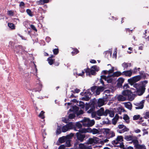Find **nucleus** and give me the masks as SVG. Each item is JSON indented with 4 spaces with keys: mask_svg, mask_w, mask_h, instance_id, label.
<instances>
[{
    "mask_svg": "<svg viewBox=\"0 0 149 149\" xmlns=\"http://www.w3.org/2000/svg\"><path fill=\"white\" fill-rule=\"evenodd\" d=\"M108 114L109 116L113 117L114 115V111L109 109H106L104 111V108L101 107L97 111L92 112L91 116L92 118H95L96 120H99L101 119V116H107Z\"/></svg>",
    "mask_w": 149,
    "mask_h": 149,
    "instance_id": "1",
    "label": "nucleus"
},
{
    "mask_svg": "<svg viewBox=\"0 0 149 149\" xmlns=\"http://www.w3.org/2000/svg\"><path fill=\"white\" fill-rule=\"evenodd\" d=\"M148 83L146 80L140 82V84H136L134 85V87L136 88V94L139 95H142L143 93L145 85Z\"/></svg>",
    "mask_w": 149,
    "mask_h": 149,
    "instance_id": "2",
    "label": "nucleus"
},
{
    "mask_svg": "<svg viewBox=\"0 0 149 149\" xmlns=\"http://www.w3.org/2000/svg\"><path fill=\"white\" fill-rule=\"evenodd\" d=\"M99 70V67L96 65H93L92 66L91 69H87L85 72L86 74L89 76L90 75H95L96 74V72H98Z\"/></svg>",
    "mask_w": 149,
    "mask_h": 149,
    "instance_id": "3",
    "label": "nucleus"
},
{
    "mask_svg": "<svg viewBox=\"0 0 149 149\" xmlns=\"http://www.w3.org/2000/svg\"><path fill=\"white\" fill-rule=\"evenodd\" d=\"M81 122L82 123L84 126L87 127L92 126L95 123L94 120H90L88 118H84Z\"/></svg>",
    "mask_w": 149,
    "mask_h": 149,
    "instance_id": "4",
    "label": "nucleus"
},
{
    "mask_svg": "<svg viewBox=\"0 0 149 149\" xmlns=\"http://www.w3.org/2000/svg\"><path fill=\"white\" fill-rule=\"evenodd\" d=\"M79 131L80 133L91 132L93 134H97L99 132V130L93 128L92 130L90 128L80 129L79 130Z\"/></svg>",
    "mask_w": 149,
    "mask_h": 149,
    "instance_id": "5",
    "label": "nucleus"
},
{
    "mask_svg": "<svg viewBox=\"0 0 149 149\" xmlns=\"http://www.w3.org/2000/svg\"><path fill=\"white\" fill-rule=\"evenodd\" d=\"M113 77L112 74L110 75V74L107 77L105 75H102L101 76V79L100 81L101 83L103 85H104V83L103 81H102V79H104L105 81H106L108 83H110L112 81Z\"/></svg>",
    "mask_w": 149,
    "mask_h": 149,
    "instance_id": "6",
    "label": "nucleus"
},
{
    "mask_svg": "<svg viewBox=\"0 0 149 149\" xmlns=\"http://www.w3.org/2000/svg\"><path fill=\"white\" fill-rule=\"evenodd\" d=\"M144 77V75H138L133 77L128 80L129 83L131 85H133L135 82L139 81L142 77Z\"/></svg>",
    "mask_w": 149,
    "mask_h": 149,
    "instance_id": "7",
    "label": "nucleus"
},
{
    "mask_svg": "<svg viewBox=\"0 0 149 149\" xmlns=\"http://www.w3.org/2000/svg\"><path fill=\"white\" fill-rule=\"evenodd\" d=\"M104 133L106 135V136L107 139H109L115 136V133L113 131L109 129H105Z\"/></svg>",
    "mask_w": 149,
    "mask_h": 149,
    "instance_id": "8",
    "label": "nucleus"
},
{
    "mask_svg": "<svg viewBox=\"0 0 149 149\" xmlns=\"http://www.w3.org/2000/svg\"><path fill=\"white\" fill-rule=\"evenodd\" d=\"M99 141V139L98 138L94 136L93 138H89L86 143L94 145L97 144Z\"/></svg>",
    "mask_w": 149,
    "mask_h": 149,
    "instance_id": "9",
    "label": "nucleus"
},
{
    "mask_svg": "<svg viewBox=\"0 0 149 149\" xmlns=\"http://www.w3.org/2000/svg\"><path fill=\"white\" fill-rule=\"evenodd\" d=\"M73 124L71 123H69L68 124L63 126L62 128V131L65 132L72 129L73 127Z\"/></svg>",
    "mask_w": 149,
    "mask_h": 149,
    "instance_id": "10",
    "label": "nucleus"
},
{
    "mask_svg": "<svg viewBox=\"0 0 149 149\" xmlns=\"http://www.w3.org/2000/svg\"><path fill=\"white\" fill-rule=\"evenodd\" d=\"M113 144L115 146L123 148L124 147V145L123 143H120L116 139L112 141Z\"/></svg>",
    "mask_w": 149,
    "mask_h": 149,
    "instance_id": "11",
    "label": "nucleus"
},
{
    "mask_svg": "<svg viewBox=\"0 0 149 149\" xmlns=\"http://www.w3.org/2000/svg\"><path fill=\"white\" fill-rule=\"evenodd\" d=\"M116 98L119 101H124L127 100V98L123 95H118L116 96Z\"/></svg>",
    "mask_w": 149,
    "mask_h": 149,
    "instance_id": "12",
    "label": "nucleus"
},
{
    "mask_svg": "<svg viewBox=\"0 0 149 149\" xmlns=\"http://www.w3.org/2000/svg\"><path fill=\"white\" fill-rule=\"evenodd\" d=\"M132 73L133 71L131 70L124 71L123 72V75H125L126 77H130L132 75Z\"/></svg>",
    "mask_w": 149,
    "mask_h": 149,
    "instance_id": "13",
    "label": "nucleus"
},
{
    "mask_svg": "<svg viewBox=\"0 0 149 149\" xmlns=\"http://www.w3.org/2000/svg\"><path fill=\"white\" fill-rule=\"evenodd\" d=\"M144 101L143 100L139 103H136L135 104V105L136 106L135 108L136 109H142L143 107V103Z\"/></svg>",
    "mask_w": 149,
    "mask_h": 149,
    "instance_id": "14",
    "label": "nucleus"
},
{
    "mask_svg": "<svg viewBox=\"0 0 149 149\" xmlns=\"http://www.w3.org/2000/svg\"><path fill=\"white\" fill-rule=\"evenodd\" d=\"M76 135L78 139L81 142L83 141L84 139L85 138V135L84 134H81L79 132L77 133Z\"/></svg>",
    "mask_w": 149,
    "mask_h": 149,
    "instance_id": "15",
    "label": "nucleus"
},
{
    "mask_svg": "<svg viewBox=\"0 0 149 149\" xmlns=\"http://www.w3.org/2000/svg\"><path fill=\"white\" fill-rule=\"evenodd\" d=\"M97 106L99 107H101L105 104V101L104 99L100 98L97 101Z\"/></svg>",
    "mask_w": 149,
    "mask_h": 149,
    "instance_id": "16",
    "label": "nucleus"
},
{
    "mask_svg": "<svg viewBox=\"0 0 149 149\" xmlns=\"http://www.w3.org/2000/svg\"><path fill=\"white\" fill-rule=\"evenodd\" d=\"M133 90V89H132L130 91L129 90H125L122 92V94L125 96H127L130 94L131 92Z\"/></svg>",
    "mask_w": 149,
    "mask_h": 149,
    "instance_id": "17",
    "label": "nucleus"
},
{
    "mask_svg": "<svg viewBox=\"0 0 149 149\" xmlns=\"http://www.w3.org/2000/svg\"><path fill=\"white\" fill-rule=\"evenodd\" d=\"M123 104L124 105L125 107L127 109L131 110L132 109V104L130 102H126L123 103Z\"/></svg>",
    "mask_w": 149,
    "mask_h": 149,
    "instance_id": "18",
    "label": "nucleus"
},
{
    "mask_svg": "<svg viewBox=\"0 0 149 149\" xmlns=\"http://www.w3.org/2000/svg\"><path fill=\"white\" fill-rule=\"evenodd\" d=\"M132 142L133 143L134 147L137 148L139 145V141L137 140V138L135 137Z\"/></svg>",
    "mask_w": 149,
    "mask_h": 149,
    "instance_id": "19",
    "label": "nucleus"
},
{
    "mask_svg": "<svg viewBox=\"0 0 149 149\" xmlns=\"http://www.w3.org/2000/svg\"><path fill=\"white\" fill-rule=\"evenodd\" d=\"M72 109H70L69 110L70 112L71 111L72 113L77 114L78 111L79 110V108L76 106H73L72 107Z\"/></svg>",
    "mask_w": 149,
    "mask_h": 149,
    "instance_id": "20",
    "label": "nucleus"
},
{
    "mask_svg": "<svg viewBox=\"0 0 149 149\" xmlns=\"http://www.w3.org/2000/svg\"><path fill=\"white\" fill-rule=\"evenodd\" d=\"M104 89V88L103 87H98L97 88H96L95 91L96 94L97 95H98L100 94V92L101 91H103Z\"/></svg>",
    "mask_w": 149,
    "mask_h": 149,
    "instance_id": "21",
    "label": "nucleus"
},
{
    "mask_svg": "<svg viewBox=\"0 0 149 149\" xmlns=\"http://www.w3.org/2000/svg\"><path fill=\"white\" fill-rule=\"evenodd\" d=\"M114 71V68L113 67H112L111 69L109 70H104L102 72V73L104 74H107V73L109 74L110 73H112Z\"/></svg>",
    "mask_w": 149,
    "mask_h": 149,
    "instance_id": "22",
    "label": "nucleus"
},
{
    "mask_svg": "<svg viewBox=\"0 0 149 149\" xmlns=\"http://www.w3.org/2000/svg\"><path fill=\"white\" fill-rule=\"evenodd\" d=\"M135 92V91H134L133 90L130 93V94L127 96H128V100L130 101H132L134 99L135 97L134 95L132 93H134Z\"/></svg>",
    "mask_w": 149,
    "mask_h": 149,
    "instance_id": "23",
    "label": "nucleus"
},
{
    "mask_svg": "<svg viewBox=\"0 0 149 149\" xmlns=\"http://www.w3.org/2000/svg\"><path fill=\"white\" fill-rule=\"evenodd\" d=\"M135 137L131 135H127L125 137V139L127 141H132L134 139Z\"/></svg>",
    "mask_w": 149,
    "mask_h": 149,
    "instance_id": "24",
    "label": "nucleus"
},
{
    "mask_svg": "<svg viewBox=\"0 0 149 149\" xmlns=\"http://www.w3.org/2000/svg\"><path fill=\"white\" fill-rule=\"evenodd\" d=\"M84 73L85 72L82 71L81 73H79L78 71H76V70H74V75L77 77L79 76L83 77Z\"/></svg>",
    "mask_w": 149,
    "mask_h": 149,
    "instance_id": "25",
    "label": "nucleus"
},
{
    "mask_svg": "<svg viewBox=\"0 0 149 149\" xmlns=\"http://www.w3.org/2000/svg\"><path fill=\"white\" fill-rule=\"evenodd\" d=\"M122 66L124 68V69H127L128 67L131 66V63H124L122 64Z\"/></svg>",
    "mask_w": 149,
    "mask_h": 149,
    "instance_id": "26",
    "label": "nucleus"
},
{
    "mask_svg": "<svg viewBox=\"0 0 149 149\" xmlns=\"http://www.w3.org/2000/svg\"><path fill=\"white\" fill-rule=\"evenodd\" d=\"M112 75L113 77H118L121 75H123V72H121L120 71H117L114 72Z\"/></svg>",
    "mask_w": 149,
    "mask_h": 149,
    "instance_id": "27",
    "label": "nucleus"
},
{
    "mask_svg": "<svg viewBox=\"0 0 149 149\" xmlns=\"http://www.w3.org/2000/svg\"><path fill=\"white\" fill-rule=\"evenodd\" d=\"M67 139V137L65 136H63L59 139L58 141L60 143H62L66 141Z\"/></svg>",
    "mask_w": 149,
    "mask_h": 149,
    "instance_id": "28",
    "label": "nucleus"
},
{
    "mask_svg": "<svg viewBox=\"0 0 149 149\" xmlns=\"http://www.w3.org/2000/svg\"><path fill=\"white\" fill-rule=\"evenodd\" d=\"M118 116L117 115H116L115 117L113 118L112 120V123L114 125H115L118 119Z\"/></svg>",
    "mask_w": 149,
    "mask_h": 149,
    "instance_id": "29",
    "label": "nucleus"
},
{
    "mask_svg": "<svg viewBox=\"0 0 149 149\" xmlns=\"http://www.w3.org/2000/svg\"><path fill=\"white\" fill-rule=\"evenodd\" d=\"M123 119L127 123H128L130 122L129 117L127 115H124L123 118Z\"/></svg>",
    "mask_w": 149,
    "mask_h": 149,
    "instance_id": "30",
    "label": "nucleus"
},
{
    "mask_svg": "<svg viewBox=\"0 0 149 149\" xmlns=\"http://www.w3.org/2000/svg\"><path fill=\"white\" fill-rule=\"evenodd\" d=\"M118 83L119 84L121 85L124 81V79L122 77L118 78Z\"/></svg>",
    "mask_w": 149,
    "mask_h": 149,
    "instance_id": "31",
    "label": "nucleus"
},
{
    "mask_svg": "<svg viewBox=\"0 0 149 149\" xmlns=\"http://www.w3.org/2000/svg\"><path fill=\"white\" fill-rule=\"evenodd\" d=\"M77 105L82 108H84V103L81 101L77 102Z\"/></svg>",
    "mask_w": 149,
    "mask_h": 149,
    "instance_id": "32",
    "label": "nucleus"
},
{
    "mask_svg": "<svg viewBox=\"0 0 149 149\" xmlns=\"http://www.w3.org/2000/svg\"><path fill=\"white\" fill-rule=\"evenodd\" d=\"M86 146L84 144L80 143L79 145V149H85Z\"/></svg>",
    "mask_w": 149,
    "mask_h": 149,
    "instance_id": "33",
    "label": "nucleus"
},
{
    "mask_svg": "<svg viewBox=\"0 0 149 149\" xmlns=\"http://www.w3.org/2000/svg\"><path fill=\"white\" fill-rule=\"evenodd\" d=\"M49 0H40L39 1V4H43L45 3H47L49 2Z\"/></svg>",
    "mask_w": 149,
    "mask_h": 149,
    "instance_id": "34",
    "label": "nucleus"
},
{
    "mask_svg": "<svg viewBox=\"0 0 149 149\" xmlns=\"http://www.w3.org/2000/svg\"><path fill=\"white\" fill-rule=\"evenodd\" d=\"M47 61L48 62V63L50 65H52L53 64V63L54 61V59L53 60V59H52L51 57H49L47 59Z\"/></svg>",
    "mask_w": 149,
    "mask_h": 149,
    "instance_id": "35",
    "label": "nucleus"
},
{
    "mask_svg": "<svg viewBox=\"0 0 149 149\" xmlns=\"http://www.w3.org/2000/svg\"><path fill=\"white\" fill-rule=\"evenodd\" d=\"M8 26L11 29H15V26L12 23H8Z\"/></svg>",
    "mask_w": 149,
    "mask_h": 149,
    "instance_id": "36",
    "label": "nucleus"
},
{
    "mask_svg": "<svg viewBox=\"0 0 149 149\" xmlns=\"http://www.w3.org/2000/svg\"><path fill=\"white\" fill-rule=\"evenodd\" d=\"M27 14L30 17H32L33 15V13L29 9H27L26 10Z\"/></svg>",
    "mask_w": 149,
    "mask_h": 149,
    "instance_id": "37",
    "label": "nucleus"
},
{
    "mask_svg": "<svg viewBox=\"0 0 149 149\" xmlns=\"http://www.w3.org/2000/svg\"><path fill=\"white\" fill-rule=\"evenodd\" d=\"M136 149H146V147L143 144L142 145H139L138 147Z\"/></svg>",
    "mask_w": 149,
    "mask_h": 149,
    "instance_id": "38",
    "label": "nucleus"
},
{
    "mask_svg": "<svg viewBox=\"0 0 149 149\" xmlns=\"http://www.w3.org/2000/svg\"><path fill=\"white\" fill-rule=\"evenodd\" d=\"M120 142H122L123 141V138L122 136H118L116 139Z\"/></svg>",
    "mask_w": 149,
    "mask_h": 149,
    "instance_id": "39",
    "label": "nucleus"
},
{
    "mask_svg": "<svg viewBox=\"0 0 149 149\" xmlns=\"http://www.w3.org/2000/svg\"><path fill=\"white\" fill-rule=\"evenodd\" d=\"M129 130V129L127 127H126L125 126H124V127H123L122 131L119 132L120 133H122L123 132H125Z\"/></svg>",
    "mask_w": 149,
    "mask_h": 149,
    "instance_id": "40",
    "label": "nucleus"
},
{
    "mask_svg": "<svg viewBox=\"0 0 149 149\" xmlns=\"http://www.w3.org/2000/svg\"><path fill=\"white\" fill-rule=\"evenodd\" d=\"M44 113V112L43 111H42L40 114L39 115V117L42 119L44 118H45Z\"/></svg>",
    "mask_w": 149,
    "mask_h": 149,
    "instance_id": "41",
    "label": "nucleus"
},
{
    "mask_svg": "<svg viewBox=\"0 0 149 149\" xmlns=\"http://www.w3.org/2000/svg\"><path fill=\"white\" fill-rule=\"evenodd\" d=\"M61 128L59 126H58L56 132V134H60L61 133Z\"/></svg>",
    "mask_w": 149,
    "mask_h": 149,
    "instance_id": "42",
    "label": "nucleus"
},
{
    "mask_svg": "<svg viewBox=\"0 0 149 149\" xmlns=\"http://www.w3.org/2000/svg\"><path fill=\"white\" fill-rule=\"evenodd\" d=\"M66 142V147H69L70 146V141L69 139H67Z\"/></svg>",
    "mask_w": 149,
    "mask_h": 149,
    "instance_id": "43",
    "label": "nucleus"
},
{
    "mask_svg": "<svg viewBox=\"0 0 149 149\" xmlns=\"http://www.w3.org/2000/svg\"><path fill=\"white\" fill-rule=\"evenodd\" d=\"M74 113H70L69 114V118L70 119H73L74 118L75 116V114Z\"/></svg>",
    "mask_w": 149,
    "mask_h": 149,
    "instance_id": "44",
    "label": "nucleus"
},
{
    "mask_svg": "<svg viewBox=\"0 0 149 149\" xmlns=\"http://www.w3.org/2000/svg\"><path fill=\"white\" fill-rule=\"evenodd\" d=\"M8 15L10 16H13V12L12 10H8L7 11Z\"/></svg>",
    "mask_w": 149,
    "mask_h": 149,
    "instance_id": "45",
    "label": "nucleus"
},
{
    "mask_svg": "<svg viewBox=\"0 0 149 149\" xmlns=\"http://www.w3.org/2000/svg\"><path fill=\"white\" fill-rule=\"evenodd\" d=\"M144 117L146 119L149 118V111L147 112L144 114Z\"/></svg>",
    "mask_w": 149,
    "mask_h": 149,
    "instance_id": "46",
    "label": "nucleus"
},
{
    "mask_svg": "<svg viewBox=\"0 0 149 149\" xmlns=\"http://www.w3.org/2000/svg\"><path fill=\"white\" fill-rule=\"evenodd\" d=\"M74 136V134L73 133H70V134L68 135L66 137H67V139H70L72 137Z\"/></svg>",
    "mask_w": 149,
    "mask_h": 149,
    "instance_id": "47",
    "label": "nucleus"
},
{
    "mask_svg": "<svg viewBox=\"0 0 149 149\" xmlns=\"http://www.w3.org/2000/svg\"><path fill=\"white\" fill-rule=\"evenodd\" d=\"M54 54L56 55L58 52V49H55L53 50Z\"/></svg>",
    "mask_w": 149,
    "mask_h": 149,
    "instance_id": "48",
    "label": "nucleus"
},
{
    "mask_svg": "<svg viewBox=\"0 0 149 149\" xmlns=\"http://www.w3.org/2000/svg\"><path fill=\"white\" fill-rule=\"evenodd\" d=\"M140 116L139 115H134L133 117V119L134 120H137L139 118Z\"/></svg>",
    "mask_w": 149,
    "mask_h": 149,
    "instance_id": "49",
    "label": "nucleus"
},
{
    "mask_svg": "<svg viewBox=\"0 0 149 149\" xmlns=\"http://www.w3.org/2000/svg\"><path fill=\"white\" fill-rule=\"evenodd\" d=\"M78 52V50L77 49H74V51L72 52V54L73 55H74V54H77Z\"/></svg>",
    "mask_w": 149,
    "mask_h": 149,
    "instance_id": "50",
    "label": "nucleus"
},
{
    "mask_svg": "<svg viewBox=\"0 0 149 149\" xmlns=\"http://www.w3.org/2000/svg\"><path fill=\"white\" fill-rule=\"evenodd\" d=\"M76 125V126L79 128H80L82 127V125L79 122L77 123Z\"/></svg>",
    "mask_w": 149,
    "mask_h": 149,
    "instance_id": "51",
    "label": "nucleus"
},
{
    "mask_svg": "<svg viewBox=\"0 0 149 149\" xmlns=\"http://www.w3.org/2000/svg\"><path fill=\"white\" fill-rule=\"evenodd\" d=\"M116 50V49L115 51L114 52L113 55V57L115 58H116L117 57V52Z\"/></svg>",
    "mask_w": 149,
    "mask_h": 149,
    "instance_id": "52",
    "label": "nucleus"
},
{
    "mask_svg": "<svg viewBox=\"0 0 149 149\" xmlns=\"http://www.w3.org/2000/svg\"><path fill=\"white\" fill-rule=\"evenodd\" d=\"M83 113V111L82 110H80L79 111H78V112L77 113V115H79L81 114H82Z\"/></svg>",
    "mask_w": 149,
    "mask_h": 149,
    "instance_id": "53",
    "label": "nucleus"
},
{
    "mask_svg": "<svg viewBox=\"0 0 149 149\" xmlns=\"http://www.w3.org/2000/svg\"><path fill=\"white\" fill-rule=\"evenodd\" d=\"M96 89V87H93L91 88V90H90V91L91 90V92L93 93H94V91H95Z\"/></svg>",
    "mask_w": 149,
    "mask_h": 149,
    "instance_id": "54",
    "label": "nucleus"
},
{
    "mask_svg": "<svg viewBox=\"0 0 149 149\" xmlns=\"http://www.w3.org/2000/svg\"><path fill=\"white\" fill-rule=\"evenodd\" d=\"M143 135H144L146 134H148V132L147 131L146 129H143Z\"/></svg>",
    "mask_w": 149,
    "mask_h": 149,
    "instance_id": "55",
    "label": "nucleus"
},
{
    "mask_svg": "<svg viewBox=\"0 0 149 149\" xmlns=\"http://www.w3.org/2000/svg\"><path fill=\"white\" fill-rule=\"evenodd\" d=\"M109 140L107 139H106L103 141H101L100 142L102 144H103L104 143L107 142Z\"/></svg>",
    "mask_w": 149,
    "mask_h": 149,
    "instance_id": "56",
    "label": "nucleus"
},
{
    "mask_svg": "<svg viewBox=\"0 0 149 149\" xmlns=\"http://www.w3.org/2000/svg\"><path fill=\"white\" fill-rule=\"evenodd\" d=\"M20 6L23 8L24 7V3L23 2H21L20 3Z\"/></svg>",
    "mask_w": 149,
    "mask_h": 149,
    "instance_id": "57",
    "label": "nucleus"
},
{
    "mask_svg": "<svg viewBox=\"0 0 149 149\" xmlns=\"http://www.w3.org/2000/svg\"><path fill=\"white\" fill-rule=\"evenodd\" d=\"M30 26H31V28L33 30H35L36 31H37V30L36 29V27L34 26L33 25H31Z\"/></svg>",
    "mask_w": 149,
    "mask_h": 149,
    "instance_id": "58",
    "label": "nucleus"
},
{
    "mask_svg": "<svg viewBox=\"0 0 149 149\" xmlns=\"http://www.w3.org/2000/svg\"><path fill=\"white\" fill-rule=\"evenodd\" d=\"M124 127V125L122 124L119 125H118V127L119 129H123Z\"/></svg>",
    "mask_w": 149,
    "mask_h": 149,
    "instance_id": "59",
    "label": "nucleus"
},
{
    "mask_svg": "<svg viewBox=\"0 0 149 149\" xmlns=\"http://www.w3.org/2000/svg\"><path fill=\"white\" fill-rule=\"evenodd\" d=\"M110 91L109 90H105L104 92V93L106 95H107V94H109L110 93Z\"/></svg>",
    "mask_w": 149,
    "mask_h": 149,
    "instance_id": "60",
    "label": "nucleus"
},
{
    "mask_svg": "<svg viewBox=\"0 0 149 149\" xmlns=\"http://www.w3.org/2000/svg\"><path fill=\"white\" fill-rule=\"evenodd\" d=\"M65 148V146L63 145H62L59 147L58 149H64Z\"/></svg>",
    "mask_w": 149,
    "mask_h": 149,
    "instance_id": "61",
    "label": "nucleus"
},
{
    "mask_svg": "<svg viewBox=\"0 0 149 149\" xmlns=\"http://www.w3.org/2000/svg\"><path fill=\"white\" fill-rule=\"evenodd\" d=\"M128 88H129V86L127 84H125L123 86V88L124 89H126Z\"/></svg>",
    "mask_w": 149,
    "mask_h": 149,
    "instance_id": "62",
    "label": "nucleus"
},
{
    "mask_svg": "<svg viewBox=\"0 0 149 149\" xmlns=\"http://www.w3.org/2000/svg\"><path fill=\"white\" fill-rule=\"evenodd\" d=\"M85 149H92V148L91 146H86Z\"/></svg>",
    "mask_w": 149,
    "mask_h": 149,
    "instance_id": "63",
    "label": "nucleus"
},
{
    "mask_svg": "<svg viewBox=\"0 0 149 149\" xmlns=\"http://www.w3.org/2000/svg\"><path fill=\"white\" fill-rule=\"evenodd\" d=\"M90 62L92 63H96V61L94 60H91L90 61Z\"/></svg>",
    "mask_w": 149,
    "mask_h": 149,
    "instance_id": "64",
    "label": "nucleus"
}]
</instances>
